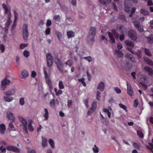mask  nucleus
Instances as JSON below:
<instances>
[{
  "label": "nucleus",
  "mask_w": 153,
  "mask_h": 153,
  "mask_svg": "<svg viewBox=\"0 0 153 153\" xmlns=\"http://www.w3.org/2000/svg\"><path fill=\"white\" fill-rule=\"evenodd\" d=\"M44 72L45 75L46 81L47 83L49 85L50 89L51 90L52 88V85L51 82L49 79L47 71L45 70V69H44Z\"/></svg>",
  "instance_id": "obj_8"
},
{
  "label": "nucleus",
  "mask_w": 153,
  "mask_h": 153,
  "mask_svg": "<svg viewBox=\"0 0 153 153\" xmlns=\"http://www.w3.org/2000/svg\"><path fill=\"white\" fill-rule=\"evenodd\" d=\"M19 103L20 105L23 106L25 104V101L23 97H21L19 99Z\"/></svg>",
  "instance_id": "obj_37"
},
{
  "label": "nucleus",
  "mask_w": 153,
  "mask_h": 153,
  "mask_svg": "<svg viewBox=\"0 0 153 153\" xmlns=\"http://www.w3.org/2000/svg\"><path fill=\"white\" fill-rule=\"evenodd\" d=\"M15 93V91L14 89H10L4 93V94L6 96L13 95Z\"/></svg>",
  "instance_id": "obj_15"
},
{
  "label": "nucleus",
  "mask_w": 153,
  "mask_h": 153,
  "mask_svg": "<svg viewBox=\"0 0 153 153\" xmlns=\"http://www.w3.org/2000/svg\"><path fill=\"white\" fill-rule=\"evenodd\" d=\"M128 35L132 40L135 41L137 39L136 33L133 30H131L129 31L128 33Z\"/></svg>",
  "instance_id": "obj_9"
},
{
  "label": "nucleus",
  "mask_w": 153,
  "mask_h": 153,
  "mask_svg": "<svg viewBox=\"0 0 153 153\" xmlns=\"http://www.w3.org/2000/svg\"><path fill=\"white\" fill-rule=\"evenodd\" d=\"M2 7L5 10V13L6 14H7L8 13L7 15L8 16H10L11 14L9 12V8L5 4H2Z\"/></svg>",
  "instance_id": "obj_22"
},
{
  "label": "nucleus",
  "mask_w": 153,
  "mask_h": 153,
  "mask_svg": "<svg viewBox=\"0 0 153 153\" xmlns=\"http://www.w3.org/2000/svg\"><path fill=\"white\" fill-rule=\"evenodd\" d=\"M119 105L120 108L124 109L126 112L127 111L126 107L125 105L121 103L119 104Z\"/></svg>",
  "instance_id": "obj_48"
},
{
  "label": "nucleus",
  "mask_w": 153,
  "mask_h": 153,
  "mask_svg": "<svg viewBox=\"0 0 153 153\" xmlns=\"http://www.w3.org/2000/svg\"><path fill=\"white\" fill-rule=\"evenodd\" d=\"M51 24V20L48 19L47 20L46 23V25L48 27L50 26Z\"/></svg>",
  "instance_id": "obj_62"
},
{
  "label": "nucleus",
  "mask_w": 153,
  "mask_h": 153,
  "mask_svg": "<svg viewBox=\"0 0 153 153\" xmlns=\"http://www.w3.org/2000/svg\"><path fill=\"white\" fill-rule=\"evenodd\" d=\"M96 29L95 27H91L89 34L95 36L96 33Z\"/></svg>",
  "instance_id": "obj_27"
},
{
  "label": "nucleus",
  "mask_w": 153,
  "mask_h": 153,
  "mask_svg": "<svg viewBox=\"0 0 153 153\" xmlns=\"http://www.w3.org/2000/svg\"><path fill=\"white\" fill-rule=\"evenodd\" d=\"M147 148L151 150V151L153 153V145L151 143H149V145L146 146Z\"/></svg>",
  "instance_id": "obj_45"
},
{
  "label": "nucleus",
  "mask_w": 153,
  "mask_h": 153,
  "mask_svg": "<svg viewBox=\"0 0 153 153\" xmlns=\"http://www.w3.org/2000/svg\"><path fill=\"white\" fill-rule=\"evenodd\" d=\"M53 19L56 21L59 22L60 20V18L59 15H56L54 16Z\"/></svg>",
  "instance_id": "obj_51"
},
{
  "label": "nucleus",
  "mask_w": 153,
  "mask_h": 153,
  "mask_svg": "<svg viewBox=\"0 0 153 153\" xmlns=\"http://www.w3.org/2000/svg\"><path fill=\"white\" fill-rule=\"evenodd\" d=\"M144 59L145 62L151 66H153V62L150 59L146 57H144Z\"/></svg>",
  "instance_id": "obj_29"
},
{
  "label": "nucleus",
  "mask_w": 153,
  "mask_h": 153,
  "mask_svg": "<svg viewBox=\"0 0 153 153\" xmlns=\"http://www.w3.org/2000/svg\"><path fill=\"white\" fill-rule=\"evenodd\" d=\"M144 52L148 56H152L151 52L149 49L145 48L144 49Z\"/></svg>",
  "instance_id": "obj_36"
},
{
  "label": "nucleus",
  "mask_w": 153,
  "mask_h": 153,
  "mask_svg": "<svg viewBox=\"0 0 153 153\" xmlns=\"http://www.w3.org/2000/svg\"><path fill=\"white\" fill-rule=\"evenodd\" d=\"M96 29L95 27H91L89 34L95 36L96 33Z\"/></svg>",
  "instance_id": "obj_26"
},
{
  "label": "nucleus",
  "mask_w": 153,
  "mask_h": 153,
  "mask_svg": "<svg viewBox=\"0 0 153 153\" xmlns=\"http://www.w3.org/2000/svg\"><path fill=\"white\" fill-rule=\"evenodd\" d=\"M28 128L29 131L32 132L34 130V128L32 125L31 121L29 122L28 124Z\"/></svg>",
  "instance_id": "obj_33"
},
{
  "label": "nucleus",
  "mask_w": 153,
  "mask_h": 153,
  "mask_svg": "<svg viewBox=\"0 0 153 153\" xmlns=\"http://www.w3.org/2000/svg\"><path fill=\"white\" fill-rule=\"evenodd\" d=\"M143 70L147 72L149 75L153 76V70L151 68L145 66L143 68Z\"/></svg>",
  "instance_id": "obj_14"
},
{
  "label": "nucleus",
  "mask_w": 153,
  "mask_h": 153,
  "mask_svg": "<svg viewBox=\"0 0 153 153\" xmlns=\"http://www.w3.org/2000/svg\"><path fill=\"white\" fill-rule=\"evenodd\" d=\"M5 49V46L3 44L0 45V50H1V52L3 53Z\"/></svg>",
  "instance_id": "obj_52"
},
{
  "label": "nucleus",
  "mask_w": 153,
  "mask_h": 153,
  "mask_svg": "<svg viewBox=\"0 0 153 153\" xmlns=\"http://www.w3.org/2000/svg\"><path fill=\"white\" fill-rule=\"evenodd\" d=\"M93 150L95 153H97L99 152V148L95 145H94Z\"/></svg>",
  "instance_id": "obj_46"
},
{
  "label": "nucleus",
  "mask_w": 153,
  "mask_h": 153,
  "mask_svg": "<svg viewBox=\"0 0 153 153\" xmlns=\"http://www.w3.org/2000/svg\"><path fill=\"white\" fill-rule=\"evenodd\" d=\"M2 7L5 10V13L6 14H7L8 13L7 15L8 16H10L11 14L9 12V8L5 4H2Z\"/></svg>",
  "instance_id": "obj_23"
},
{
  "label": "nucleus",
  "mask_w": 153,
  "mask_h": 153,
  "mask_svg": "<svg viewBox=\"0 0 153 153\" xmlns=\"http://www.w3.org/2000/svg\"><path fill=\"white\" fill-rule=\"evenodd\" d=\"M127 58L129 59L132 62H134L135 61L134 59L132 57V55L129 53H127L126 55Z\"/></svg>",
  "instance_id": "obj_34"
},
{
  "label": "nucleus",
  "mask_w": 153,
  "mask_h": 153,
  "mask_svg": "<svg viewBox=\"0 0 153 153\" xmlns=\"http://www.w3.org/2000/svg\"><path fill=\"white\" fill-rule=\"evenodd\" d=\"M44 110L45 113L43 115V116L45 118L44 120H48V117L49 113L47 108H45Z\"/></svg>",
  "instance_id": "obj_31"
},
{
  "label": "nucleus",
  "mask_w": 153,
  "mask_h": 153,
  "mask_svg": "<svg viewBox=\"0 0 153 153\" xmlns=\"http://www.w3.org/2000/svg\"><path fill=\"white\" fill-rule=\"evenodd\" d=\"M140 12L144 15H148L149 14V12L148 11L143 8L141 9Z\"/></svg>",
  "instance_id": "obj_30"
},
{
  "label": "nucleus",
  "mask_w": 153,
  "mask_h": 153,
  "mask_svg": "<svg viewBox=\"0 0 153 153\" xmlns=\"http://www.w3.org/2000/svg\"><path fill=\"white\" fill-rule=\"evenodd\" d=\"M99 1L100 3L103 5H106L107 4L105 0H99Z\"/></svg>",
  "instance_id": "obj_63"
},
{
  "label": "nucleus",
  "mask_w": 153,
  "mask_h": 153,
  "mask_svg": "<svg viewBox=\"0 0 153 153\" xmlns=\"http://www.w3.org/2000/svg\"><path fill=\"white\" fill-rule=\"evenodd\" d=\"M137 133L138 135L141 138H143V134L141 131L139 130L137 131Z\"/></svg>",
  "instance_id": "obj_47"
},
{
  "label": "nucleus",
  "mask_w": 153,
  "mask_h": 153,
  "mask_svg": "<svg viewBox=\"0 0 153 153\" xmlns=\"http://www.w3.org/2000/svg\"><path fill=\"white\" fill-rule=\"evenodd\" d=\"M115 54L117 56V57H120L123 56V53L122 52L118 50H115Z\"/></svg>",
  "instance_id": "obj_25"
},
{
  "label": "nucleus",
  "mask_w": 153,
  "mask_h": 153,
  "mask_svg": "<svg viewBox=\"0 0 153 153\" xmlns=\"http://www.w3.org/2000/svg\"><path fill=\"white\" fill-rule=\"evenodd\" d=\"M127 93L128 94L131 96H133L134 94L133 91L130 84L128 82H127Z\"/></svg>",
  "instance_id": "obj_13"
},
{
  "label": "nucleus",
  "mask_w": 153,
  "mask_h": 153,
  "mask_svg": "<svg viewBox=\"0 0 153 153\" xmlns=\"http://www.w3.org/2000/svg\"><path fill=\"white\" fill-rule=\"evenodd\" d=\"M10 83V80L5 78L1 82V89L2 91H4L7 86L9 85Z\"/></svg>",
  "instance_id": "obj_2"
},
{
  "label": "nucleus",
  "mask_w": 153,
  "mask_h": 153,
  "mask_svg": "<svg viewBox=\"0 0 153 153\" xmlns=\"http://www.w3.org/2000/svg\"><path fill=\"white\" fill-rule=\"evenodd\" d=\"M27 45L28 44H21L20 45V48L21 49H23L27 46Z\"/></svg>",
  "instance_id": "obj_54"
},
{
  "label": "nucleus",
  "mask_w": 153,
  "mask_h": 153,
  "mask_svg": "<svg viewBox=\"0 0 153 153\" xmlns=\"http://www.w3.org/2000/svg\"><path fill=\"white\" fill-rule=\"evenodd\" d=\"M23 54L24 56L26 57H28L30 55L29 52L27 50L23 52Z\"/></svg>",
  "instance_id": "obj_44"
},
{
  "label": "nucleus",
  "mask_w": 153,
  "mask_h": 153,
  "mask_svg": "<svg viewBox=\"0 0 153 153\" xmlns=\"http://www.w3.org/2000/svg\"><path fill=\"white\" fill-rule=\"evenodd\" d=\"M7 117L10 120L14 121L15 119V116L11 112H7Z\"/></svg>",
  "instance_id": "obj_19"
},
{
  "label": "nucleus",
  "mask_w": 153,
  "mask_h": 153,
  "mask_svg": "<svg viewBox=\"0 0 153 153\" xmlns=\"http://www.w3.org/2000/svg\"><path fill=\"white\" fill-rule=\"evenodd\" d=\"M84 59L86 60L89 62H91L92 61V59L90 56L84 57Z\"/></svg>",
  "instance_id": "obj_53"
},
{
  "label": "nucleus",
  "mask_w": 153,
  "mask_h": 153,
  "mask_svg": "<svg viewBox=\"0 0 153 153\" xmlns=\"http://www.w3.org/2000/svg\"><path fill=\"white\" fill-rule=\"evenodd\" d=\"M74 32L71 31H70L67 33V36L70 37L74 36Z\"/></svg>",
  "instance_id": "obj_43"
},
{
  "label": "nucleus",
  "mask_w": 153,
  "mask_h": 153,
  "mask_svg": "<svg viewBox=\"0 0 153 153\" xmlns=\"http://www.w3.org/2000/svg\"><path fill=\"white\" fill-rule=\"evenodd\" d=\"M135 27L140 32H142L143 30V27L141 26L140 23L137 21H135L133 22Z\"/></svg>",
  "instance_id": "obj_11"
},
{
  "label": "nucleus",
  "mask_w": 153,
  "mask_h": 153,
  "mask_svg": "<svg viewBox=\"0 0 153 153\" xmlns=\"http://www.w3.org/2000/svg\"><path fill=\"white\" fill-rule=\"evenodd\" d=\"M42 146L45 147L48 146V140L45 137H42Z\"/></svg>",
  "instance_id": "obj_24"
},
{
  "label": "nucleus",
  "mask_w": 153,
  "mask_h": 153,
  "mask_svg": "<svg viewBox=\"0 0 153 153\" xmlns=\"http://www.w3.org/2000/svg\"><path fill=\"white\" fill-rule=\"evenodd\" d=\"M28 36V32L27 29V25H24L23 28V36L25 40H27Z\"/></svg>",
  "instance_id": "obj_3"
},
{
  "label": "nucleus",
  "mask_w": 153,
  "mask_h": 153,
  "mask_svg": "<svg viewBox=\"0 0 153 153\" xmlns=\"http://www.w3.org/2000/svg\"><path fill=\"white\" fill-rule=\"evenodd\" d=\"M10 16H8V19L6 24V27L7 28L9 27V25L12 22L10 21Z\"/></svg>",
  "instance_id": "obj_39"
},
{
  "label": "nucleus",
  "mask_w": 153,
  "mask_h": 153,
  "mask_svg": "<svg viewBox=\"0 0 153 153\" xmlns=\"http://www.w3.org/2000/svg\"><path fill=\"white\" fill-rule=\"evenodd\" d=\"M19 119L21 122V126L23 127V128L24 129L26 132L27 133V121L22 117H19Z\"/></svg>",
  "instance_id": "obj_7"
},
{
  "label": "nucleus",
  "mask_w": 153,
  "mask_h": 153,
  "mask_svg": "<svg viewBox=\"0 0 153 153\" xmlns=\"http://www.w3.org/2000/svg\"><path fill=\"white\" fill-rule=\"evenodd\" d=\"M100 93L99 91H97L96 93V99L97 100H99L100 97Z\"/></svg>",
  "instance_id": "obj_56"
},
{
  "label": "nucleus",
  "mask_w": 153,
  "mask_h": 153,
  "mask_svg": "<svg viewBox=\"0 0 153 153\" xmlns=\"http://www.w3.org/2000/svg\"><path fill=\"white\" fill-rule=\"evenodd\" d=\"M144 59L145 62L151 66H153V62L150 59L146 57H144Z\"/></svg>",
  "instance_id": "obj_28"
},
{
  "label": "nucleus",
  "mask_w": 153,
  "mask_h": 153,
  "mask_svg": "<svg viewBox=\"0 0 153 153\" xmlns=\"http://www.w3.org/2000/svg\"><path fill=\"white\" fill-rule=\"evenodd\" d=\"M72 101L71 100H68L67 102V105L68 107H70L72 104Z\"/></svg>",
  "instance_id": "obj_58"
},
{
  "label": "nucleus",
  "mask_w": 153,
  "mask_h": 153,
  "mask_svg": "<svg viewBox=\"0 0 153 153\" xmlns=\"http://www.w3.org/2000/svg\"><path fill=\"white\" fill-rule=\"evenodd\" d=\"M56 34L57 35L58 38L60 39L61 38H62V35L59 32H56Z\"/></svg>",
  "instance_id": "obj_61"
},
{
  "label": "nucleus",
  "mask_w": 153,
  "mask_h": 153,
  "mask_svg": "<svg viewBox=\"0 0 153 153\" xmlns=\"http://www.w3.org/2000/svg\"><path fill=\"white\" fill-rule=\"evenodd\" d=\"M6 149L8 151H10L15 152H20L19 149L16 147L12 146H9L6 147Z\"/></svg>",
  "instance_id": "obj_10"
},
{
  "label": "nucleus",
  "mask_w": 153,
  "mask_h": 153,
  "mask_svg": "<svg viewBox=\"0 0 153 153\" xmlns=\"http://www.w3.org/2000/svg\"><path fill=\"white\" fill-rule=\"evenodd\" d=\"M3 99L6 102H10L12 101L14 99L13 98L10 96H5L3 97Z\"/></svg>",
  "instance_id": "obj_20"
},
{
  "label": "nucleus",
  "mask_w": 153,
  "mask_h": 153,
  "mask_svg": "<svg viewBox=\"0 0 153 153\" xmlns=\"http://www.w3.org/2000/svg\"><path fill=\"white\" fill-rule=\"evenodd\" d=\"M55 62L59 71L61 72H63L64 68L62 61L59 59H56Z\"/></svg>",
  "instance_id": "obj_5"
},
{
  "label": "nucleus",
  "mask_w": 153,
  "mask_h": 153,
  "mask_svg": "<svg viewBox=\"0 0 153 153\" xmlns=\"http://www.w3.org/2000/svg\"><path fill=\"white\" fill-rule=\"evenodd\" d=\"M110 41L112 43L115 42V39L114 36L116 38H117L119 36L118 33L115 30H112V33L108 32Z\"/></svg>",
  "instance_id": "obj_1"
},
{
  "label": "nucleus",
  "mask_w": 153,
  "mask_h": 153,
  "mask_svg": "<svg viewBox=\"0 0 153 153\" xmlns=\"http://www.w3.org/2000/svg\"><path fill=\"white\" fill-rule=\"evenodd\" d=\"M48 142L51 148H55V143L53 140L52 139H50L49 140Z\"/></svg>",
  "instance_id": "obj_35"
},
{
  "label": "nucleus",
  "mask_w": 153,
  "mask_h": 153,
  "mask_svg": "<svg viewBox=\"0 0 153 153\" xmlns=\"http://www.w3.org/2000/svg\"><path fill=\"white\" fill-rule=\"evenodd\" d=\"M65 66H68L70 68L72 65V61L71 59H68L65 62Z\"/></svg>",
  "instance_id": "obj_32"
},
{
  "label": "nucleus",
  "mask_w": 153,
  "mask_h": 153,
  "mask_svg": "<svg viewBox=\"0 0 153 153\" xmlns=\"http://www.w3.org/2000/svg\"><path fill=\"white\" fill-rule=\"evenodd\" d=\"M125 9L126 12L128 13L130 12V7L126 4H125Z\"/></svg>",
  "instance_id": "obj_55"
},
{
  "label": "nucleus",
  "mask_w": 153,
  "mask_h": 153,
  "mask_svg": "<svg viewBox=\"0 0 153 153\" xmlns=\"http://www.w3.org/2000/svg\"><path fill=\"white\" fill-rule=\"evenodd\" d=\"M105 88V84L102 82H100L98 85L97 88L101 91H103Z\"/></svg>",
  "instance_id": "obj_18"
},
{
  "label": "nucleus",
  "mask_w": 153,
  "mask_h": 153,
  "mask_svg": "<svg viewBox=\"0 0 153 153\" xmlns=\"http://www.w3.org/2000/svg\"><path fill=\"white\" fill-rule=\"evenodd\" d=\"M29 76L28 72L26 70H23L21 71L20 75V77L21 78L25 79Z\"/></svg>",
  "instance_id": "obj_12"
},
{
  "label": "nucleus",
  "mask_w": 153,
  "mask_h": 153,
  "mask_svg": "<svg viewBox=\"0 0 153 153\" xmlns=\"http://www.w3.org/2000/svg\"><path fill=\"white\" fill-rule=\"evenodd\" d=\"M140 80L141 81V82H140L141 84V83H145L147 82V80L146 77L144 76H141L140 78Z\"/></svg>",
  "instance_id": "obj_38"
},
{
  "label": "nucleus",
  "mask_w": 153,
  "mask_h": 153,
  "mask_svg": "<svg viewBox=\"0 0 153 153\" xmlns=\"http://www.w3.org/2000/svg\"><path fill=\"white\" fill-rule=\"evenodd\" d=\"M141 51L140 50H138L137 51V52H135L134 53V54H135L137 55L138 56V57H139V58H140L141 57Z\"/></svg>",
  "instance_id": "obj_49"
},
{
  "label": "nucleus",
  "mask_w": 153,
  "mask_h": 153,
  "mask_svg": "<svg viewBox=\"0 0 153 153\" xmlns=\"http://www.w3.org/2000/svg\"><path fill=\"white\" fill-rule=\"evenodd\" d=\"M114 90L117 94H120L121 93V90L118 87H115L114 88Z\"/></svg>",
  "instance_id": "obj_57"
},
{
  "label": "nucleus",
  "mask_w": 153,
  "mask_h": 153,
  "mask_svg": "<svg viewBox=\"0 0 153 153\" xmlns=\"http://www.w3.org/2000/svg\"><path fill=\"white\" fill-rule=\"evenodd\" d=\"M147 4L148 6H152L153 5V3L152 2V0H148Z\"/></svg>",
  "instance_id": "obj_64"
},
{
  "label": "nucleus",
  "mask_w": 153,
  "mask_h": 153,
  "mask_svg": "<svg viewBox=\"0 0 153 153\" xmlns=\"http://www.w3.org/2000/svg\"><path fill=\"white\" fill-rule=\"evenodd\" d=\"M2 7L5 10V13L6 14H7L8 13L7 15L8 16H10L11 14L9 12V8L5 4H2Z\"/></svg>",
  "instance_id": "obj_21"
},
{
  "label": "nucleus",
  "mask_w": 153,
  "mask_h": 153,
  "mask_svg": "<svg viewBox=\"0 0 153 153\" xmlns=\"http://www.w3.org/2000/svg\"><path fill=\"white\" fill-rule=\"evenodd\" d=\"M94 110L91 108L88 111L87 114L88 115H90L93 112Z\"/></svg>",
  "instance_id": "obj_59"
},
{
  "label": "nucleus",
  "mask_w": 153,
  "mask_h": 153,
  "mask_svg": "<svg viewBox=\"0 0 153 153\" xmlns=\"http://www.w3.org/2000/svg\"><path fill=\"white\" fill-rule=\"evenodd\" d=\"M136 10V8L134 7H133L132 9V10H131L130 13L129 15V17L130 18L132 17L133 16V15L135 11Z\"/></svg>",
  "instance_id": "obj_42"
},
{
  "label": "nucleus",
  "mask_w": 153,
  "mask_h": 153,
  "mask_svg": "<svg viewBox=\"0 0 153 153\" xmlns=\"http://www.w3.org/2000/svg\"><path fill=\"white\" fill-rule=\"evenodd\" d=\"M46 59L48 66L49 67L51 66L53 63V59L50 53H48L46 54Z\"/></svg>",
  "instance_id": "obj_6"
},
{
  "label": "nucleus",
  "mask_w": 153,
  "mask_h": 153,
  "mask_svg": "<svg viewBox=\"0 0 153 153\" xmlns=\"http://www.w3.org/2000/svg\"><path fill=\"white\" fill-rule=\"evenodd\" d=\"M103 111L107 113V114L108 116V117L109 118H110L111 117V114L109 111H108V110L107 109L105 108H104L103 109Z\"/></svg>",
  "instance_id": "obj_41"
},
{
  "label": "nucleus",
  "mask_w": 153,
  "mask_h": 153,
  "mask_svg": "<svg viewBox=\"0 0 153 153\" xmlns=\"http://www.w3.org/2000/svg\"><path fill=\"white\" fill-rule=\"evenodd\" d=\"M6 130V127L5 125L2 123L0 125V133L2 135L4 134V132Z\"/></svg>",
  "instance_id": "obj_17"
},
{
  "label": "nucleus",
  "mask_w": 153,
  "mask_h": 153,
  "mask_svg": "<svg viewBox=\"0 0 153 153\" xmlns=\"http://www.w3.org/2000/svg\"><path fill=\"white\" fill-rule=\"evenodd\" d=\"M125 43L127 45V49L132 53H134V52H133L132 49L133 48L134 46V44L128 40H126L125 41Z\"/></svg>",
  "instance_id": "obj_4"
},
{
  "label": "nucleus",
  "mask_w": 153,
  "mask_h": 153,
  "mask_svg": "<svg viewBox=\"0 0 153 153\" xmlns=\"http://www.w3.org/2000/svg\"><path fill=\"white\" fill-rule=\"evenodd\" d=\"M59 88L60 89H63L64 88V86L63 83L62 81L60 80L59 83Z\"/></svg>",
  "instance_id": "obj_40"
},
{
  "label": "nucleus",
  "mask_w": 153,
  "mask_h": 153,
  "mask_svg": "<svg viewBox=\"0 0 153 153\" xmlns=\"http://www.w3.org/2000/svg\"><path fill=\"white\" fill-rule=\"evenodd\" d=\"M94 36L88 34L87 40L89 43L90 44H92L94 42Z\"/></svg>",
  "instance_id": "obj_16"
},
{
  "label": "nucleus",
  "mask_w": 153,
  "mask_h": 153,
  "mask_svg": "<svg viewBox=\"0 0 153 153\" xmlns=\"http://www.w3.org/2000/svg\"><path fill=\"white\" fill-rule=\"evenodd\" d=\"M148 41V42L150 43H152L153 42V37H148L147 38Z\"/></svg>",
  "instance_id": "obj_60"
},
{
  "label": "nucleus",
  "mask_w": 153,
  "mask_h": 153,
  "mask_svg": "<svg viewBox=\"0 0 153 153\" xmlns=\"http://www.w3.org/2000/svg\"><path fill=\"white\" fill-rule=\"evenodd\" d=\"M97 103L96 102H94L92 104L91 107V108L95 110L97 107Z\"/></svg>",
  "instance_id": "obj_50"
}]
</instances>
